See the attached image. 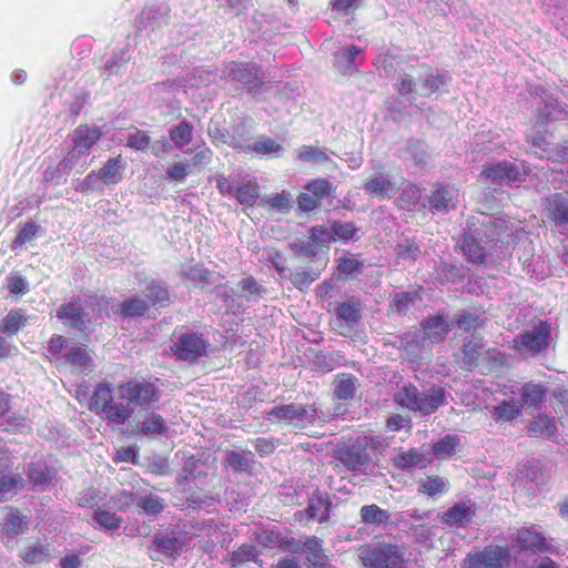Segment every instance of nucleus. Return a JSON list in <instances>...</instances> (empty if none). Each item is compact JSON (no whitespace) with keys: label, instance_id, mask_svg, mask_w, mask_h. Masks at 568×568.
<instances>
[{"label":"nucleus","instance_id":"nucleus-18","mask_svg":"<svg viewBox=\"0 0 568 568\" xmlns=\"http://www.w3.org/2000/svg\"><path fill=\"white\" fill-rule=\"evenodd\" d=\"M545 213L556 225L568 224V192L554 193L544 201Z\"/></svg>","mask_w":568,"mask_h":568},{"label":"nucleus","instance_id":"nucleus-2","mask_svg":"<svg viewBox=\"0 0 568 568\" xmlns=\"http://www.w3.org/2000/svg\"><path fill=\"white\" fill-rule=\"evenodd\" d=\"M394 402L409 410L430 415L446 404V392L440 386H433L420 393L413 383H408L395 394Z\"/></svg>","mask_w":568,"mask_h":568},{"label":"nucleus","instance_id":"nucleus-6","mask_svg":"<svg viewBox=\"0 0 568 568\" xmlns=\"http://www.w3.org/2000/svg\"><path fill=\"white\" fill-rule=\"evenodd\" d=\"M210 343L203 333L185 331L170 346V351L178 359L194 363L207 355Z\"/></svg>","mask_w":568,"mask_h":568},{"label":"nucleus","instance_id":"nucleus-33","mask_svg":"<svg viewBox=\"0 0 568 568\" xmlns=\"http://www.w3.org/2000/svg\"><path fill=\"white\" fill-rule=\"evenodd\" d=\"M338 460L347 470L359 471L366 467L371 457L354 448H346L339 452Z\"/></svg>","mask_w":568,"mask_h":568},{"label":"nucleus","instance_id":"nucleus-29","mask_svg":"<svg viewBox=\"0 0 568 568\" xmlns=\"http://www.w3.org/2000/svg\"><path fill=\"white\" fill-rule=\"evenodd\" d=\"M449 489L448 481L438 475H426L419 479L417 491L428 497H437L446 494Z\"/></svg>","mask_w":568,"mask_h":568},{"label":"nucleus","instance_id":"nucleus-44","mask_svg":"<svg viewBox=\"0 0 568 568\" xmlns=\"http://www.w3.org/2000/svg\"><path fill=\"white\" fill-rule=\"evenodd\" d=\"M422 68L428 71L422 84L423 95L430 97L447 83V77L438 70H433L428 64H423Z\"/></svg>","mask_w":568,"mask_h":568},{"label":"nucleus","instance_id":"nucleus-4","mask_svg":"<svg viewBox=\"0 0 568 568\" xmlns=\"http://www.w3.org/2000/svg\"><path fill=\"white\" fill-rule=\"evenodd\" d=\"M510 559L507 546L488 545L481 550L468 552L463 560V568H508Z\"/></svg>","mask_w":568,"mask_h":568},{"label":"nucleus","instance_id":"nucleus-20","mask_svg":"<svg viewBox=\"0 0 568 568\" xmlns=\"http://www.w3.org/2000/svg\"><path fill=\"white\" fill-rule=\"evenodd\" d=\"M364 190L367 194L377 196L379 200H389L397 191L389 176L383 173L367 178Z\"/></svg>","mask_w":568,"mask_h":568},{"label":"nucleus","instance_id":"nucleus-32","mask_svg":"<svg viewBox=\"0 0 568 568\" xmlns=\"http://www.w3.org/2000/svg\"><path fill=\"white\" fill-rule=\"evenodd\" d=\"M462 251L466 260L471 264L486 262V250L471 234H465L462 240Z\"/></svg>","mask_w":568,"mask_h":568},{"label":"nucleus","instance_id":"nucleus-35","mask_svg":"<svg viewBox=\"0 0 568 568\" xmlns=\"http://www.w3.org/2000/svg\"><path fill=\"white\" fill-rule=\"evenodd\" d=\"M193 135L194 125L186 120L179 122L169 130L170 140L178 149H183L190 144L193 140Z\"/></svg>","mask_w":568,"mask_h":568},{"label":"nucleus","instance_id":"nucleus-62","mask_svg":"<svg viewBox=\"0 0 568 568\" xmlns=\"http://www.w3.org/2000/svg\"><path fill=\"white\" fill-rule=\"evenodd\" d=\"M294 251L297 256L314 261L317 255L324 251L317 243L312 241L311 236L298 244H294Z\"/></svg>","mask_w":568,"mask_h":568},{"label":"nucleus","instance_id":"nucleus-63","mask_svg":"<svg viewBox=\"0 0 568 568\" xmlns=\"http://www.w3.org/2000/svg\"><path fill=\"white\" fill-rule=\"evenodd\" d=\"M152 547L166 557L173 556L180 548L178 538L168 536L155 537Z\"/></svg>","mask_w":568,"mask_h":568},{"label":"nucleus","instance_id":"nucleus-54","mask_svg":"<svg viewBox=\"0 0 568 568\" xmlns=\"http://www.w3.org/2000/svg\"><path fill=\"white\" fill-rule=\"evenodd\" d=\"M305 190L321 202L323 199L333 194L334 186L327 179L318 178L308 181L305 185Z\"/></svg>","mask_w":568,"mask_h":568},{"label":"nucleus","instance_id":"nucleus-21","mask_svg":"<svg viewBox=\"0 0 568 568\" xmlns=\"http://www.w3.org/2000/svg\"><path fill=\"white\" fill-rule=\"evenodd\" d=\"M8 508L9 513L4 516L2 523L0 524V532L9 537L22 535L28 529L29 517L21 515L18 508Z\"/></svg>","mask_w":568,"mask_h":568},{"label":"nucleus","instance_id":"nucleus-15","mask_svg":"<svg viewBox=\"0 0 568 568\" xmlns=\"http://www.w3.org/2000/svg\"><path fill=\"white\" fill-rule=\"evenodd\" d=\"M134 433L139 436L155 438L158 436H166L169 426L160 414L151 410L139 416Z\"/></svg>","mask_w":568,"mask_h":568},{"label":"nucleus","instance_id":"nucleus-8","mask_svg":"<svg viewBox=\"0 0 568 568\" xmlns=\"http://www.w3.org/2000/svg\"><path fill=\"white\" fill-rule=\"evenodd\" d=\"M481 176L489 180L493 184L513 185L526 180V172L521 171L514 162L503 160L497 163H487L483 165Z\"/></svg>","mask_w":568,"mask_h":568},{"label":"nucleus","instance_id":"nucleus-30","mask_svg":"<svg viewBox=\"0 0 568 568\" xmlns=\"http://www.w3.org/2000/svg\"><path fill=\"white\" fill-rule=\"evenodd\" d=\"M24 313L26 310L23 308L9 311L0 321V332L7 334L9 337L16 336L19 331L28 324V318Z\"/></svg>","mask_w":568,"mask_h":568},{"label":"nucleus","instance_id":"nucleus-57","mask_svg":"<svg viewBox=\"0 0 568 568\" xmlns=\"http://www.w3.org/2000/svg\"><path fill=\"white\" fill-rule=\"evenodd\" d=\"M396 250V257L399 261L415 262L420 254V247L415 239H406Z\"/></svg>","mask_w":568,"mask_h":568},{"label":"nucleus","instance_id":"nucleus-5","mask_svg":"<svg viewBox=\"0 0 568 568\" xmlns=\"http://www.w3.org/2000/svg\"><path fill=\"white\" fill-rule=\"evenodd\" d=\"M122 393H126L131 406L146 408L156 404L161 398V389L148 378H132L120 383Z\"/></svg>","mask_w":568,"mask_h":568},{"label":"nucleus","instance_id":"nucleus-23","mask_svg":"<svg viewBox=\"0 0 568 568\" xmlns=\"http://www.w3.org/2000/svg\"><path fill=\"white\" fill-rule=\"evenodd\" d=\"M150 311V304L148 301L140 296H130L121 301L118 305L115 314L121 316L123 320L144 317Z\"/></svg>","mask_w":568,"mask_h":568},{"label":"nucleus","instance_id":"nucleus-39","mask_svg":"<svg viewBox=\"0 0 568 568\" xmlns=\"http://www.w3.org/2000/svg\"><path fill=\"white\" fill-rule=\"evenodd\" d=\"M42 233V229L33 221H28L20 224V229L11 243L12 250L22 248L27 243H31Z\"/></svg>","mask_w":568,"mask_h":568},{"label":"nucleus","instance_id":"nucleus-61","mask_svg":"<svg viewBox=\"0 0 568 568\" xmlns=\"http://www.w3.org/2000/svg\"><path fill=\"white\" fill-rule=\"evenodd\" d=\"M94 520L103 528L109 530L119 529L122 525V518L114 513L98 508L93 514Z\"/></svg>","mask_w":568,"mask_h":568},{"label":"nucleus","instance_id":"nucleus-14","mask_svg":"<svg viewBox=\"0 0 568 568\" xmlns=\"http://www.w3.org/2000/svg\"><path fill=\"white\" fill-rule=\"evenodd\" d=\"M57 316L67 327L81 332L87 328V313L80 305L79 298H73L69 303L61 304L57 311Z\"/></svg>","mask_w":568,"mask_h":568},{"label":"nucleus","instance_id":"nucleus-42","mask_svg":"<svg viewBox=\"0 0 568 568\" xmlns=\"http://www.w3.org/2000/svg\"><path fill=\"white\" fill-rule=\"evenodd\" d=\"M49 558V545H43L40 540L32 545H28L20 554V559L26 565H36Z\"/></svg>","mask_w":568,"mask_h":568},{"label":"nucleus","instance_id":"nucleus-51","mask_svg":"<svg viewBox=\"0 0 568 568\" xmlns=\"http://www.w3.org/2000/svg\"><path fill=\"white\" fill-rule=\"evenodd\" d=\"M423 190L417 184H408L398 197V205L403 210L410 211L422 200Z\"/></svg>","mask_w":568,"mask_h":568},{"label":"nucleus","instance_id":"nucleus-60","mask_svg":"<svg viewBox=\"0 0 568 568\" xmlns=\"http://www.w3.org/2000/svg\"><path fill=\"white\" fill-rule=\"evenodd\" d=\"M28 479L33 487L44 488L50 484L52 475L47 466H30Z\"/></svg>","mask_w":568,"mask_h":568},{"label":"nucleus","instance_id":"nucleus-12","mask_svg":"<svg viewBox=\"0 0 568 568\" xmlns=\"http://www.w3.org/2000/svg\"><path fill=\"white\" fill-rule=\"evenodd\" d=\"M101 138L102 132L97 126H90L88 124L77 126L72 133V158L89 154Z\"/></svg>","mask_w":568,"mask_h":568},{"label":"nucleus","instance_id":"nucleus-46","mask_svg":"<svg viewBox=\"0 0 568 568\" xmlns=\"http://www.w3.org/2000/svg\"><path fill=\"white\" fill-rule=\"evenodd\" d=\"M296 153L298 160L304 163H326L331 160L325 149L316 145H302Z\"/></svg>","mask_w":568,"mask_h":568},{"label":"nucleus","instance_id":"nucleus-9","mask_svg":"<svg viewBox=\"0 0 568 568\" xmlns=\"http://www.w3.org/2000/svg\"><path fill=\"white\" fill-rule=\"evenodd\" d=\"M476 514V503L468 499L455 503L439 518L450 528H466L473 524Z\"/></svg>","mask_w":568,"mask_h":568},{"label":"nucleus","instance_id":"nucleus-47","mask_svg":"<svg viewBox=\"0 0 568 568\" xmlns=\"http://www.w3.org/2000/svg\"><path fill=\"white\" fill-rule=\"evenodd\" d=\"M332 234L334 235V242L336 241H356L359 239L357 235L358 229L354 222H339L333 221L331 224Z\"/></svg>","mask_w":568,"mask_h":568},{"label":"nucleus","instance_id":"nucleus-49","mask_svg":"<svg viewBox=\"0 0 568 568\" xmlns=\"http://www.w3.org/2000/svg\"><path fill=\"white\" fill-rule=\"evenodd\" d=\"M520 415V407L514 402L503 400L494 407L493 418L499 424L511 422Z\"/></svg>","mask_w":568,"mask_h":568},{"label":"nucleus","instance_id":"nucleus-11","mask_svg":"<svg viewBox=\"0 0 568 568\" xmlns=\"http://www.w3.org/2000/svg\"><path fill=\"white\" fill-rule=\"evenodd\" d=\"M362 317L361 308L355 303H338L335 308L334 329L342 336H347Z\"/></svg>","mask_w":568,"mask_h":568},{"label":"nucleus","instance_id":"nucleus-58","mask_svg":"<svg viewBox=\"0 0 568 568\" xmlns=\"http://www.w3.org/2000/svg\"><path fill=\"white\" fill-rule=\"evenodd\" d=\"M555 403L552 408L562 426L568 425V390L559 389L554 392Z\"/></svg>","mask_w":568,"mask_h":568},{"label":"nucleus","instance_id":"nucleus-55","mask_svg":"<svg viewBox=\"0 0 568 568\" xmlns=\"http://www.w3.org/2000/svg\"><path fill=\"white\" fill-rule=\"evenodd\" d=\"M356 392V378L342 374L334 389V394L338 399L347 400L354 397Z\"/></svg>","mask_w":568,"mask_h":568},{"label":"nucleus","instance_id":"nucleus-53","mask_svg":"<svg viewBox=\"0 0 568 568\" xmlns=\"http://www.w3.org/2000/svg\"><path fill=\"white\" fill-rule=\"evenodd\" d=\"M251 452L246 450L243 454L231 450L226 454L224 466L232 468L236 474L245 473L251 469V459L248 458Z\"/></svg>","mask_w":568,"mask_h":568},{"label":"nucleus","instance_id":"nucleus-27","mask_svg":"<svg viewBox=\"0 0 568 568\" xmlns=\"http://www.w3.org/2000/svg\"><path fill=\"white\" fill-rule=\"evenodd\" d=\"M230 565L232 568H240L247 562H255L262 567L263 561L260 559L258 549L251 544H242L230 554Z\"/></svg>","mask_w":568,"mask_h":568},{"label":"nucleus","instance_id":"nucleus-36","mask_svg":"<svg viewBox=\"0 0 568 568\" xmlns=\"http://www.w3.org/2000/svg\"><path fill=\"white\" fill-rule=\"evenodd\" d=\"M305 511L310 519L323 524L329 518L331 503L327 498L320 495L313 496L308 499Z\"/></svg>","mask_w":568,"mask_h":568},{"label":"nucleus","instance_id":"nucleus-34","mask_svg":"<svg viewBox=\"0 0 568 568\" xmlns=\"http://www.w3.org/2000/svg\"><path fill=\"white\" fill-rule=\"evenodd\" d=\"M267 415L271 417H275L280 420H285V422L291 423L295 419L301 420V419L305 418L307 415V409L304 405L292 403V404L275 406L268 412Z\"/></svg>","mask_w":568,"mask_h":568},{"label":"nucleus","instance_id":"nucleus-41","mask_svg":"<svg viewBox=\"0 0 568 568\" xmlns=\"http://www.w3.org/2000/svg\"><path fill=\"white\" fill-rule=\"evenodd\" d=\"M361 521L367 525L381 526L390 520V514L379 506L364 505L359 510Z\"/></svg>","mask_w":568,"mask_h":568},{"label":"nucleus","instance_id":"nucleus-13","mask_svg":"<svg viewBox=\"0 0 568 568\" xmlns=\"http://www.w3.org/2000/svg\"><path fill=\"white\" fill-rule=\"evenodd\" d=\"M126 164L122 155L110 158L103 166L97 171H91L84 182L91 183L93 180H101L105 185L118 184L123 179V170Z\"/></svg>","mask_w":568,"mask_h":568},{"label":"nucleus","instance_id":"nucleus-10","mask_svg":"<svg viewBox=\"0 0 568 568\" xmlns=\"http://www.w3.org/2000/svg\"><path fill=\"white\" fill-rule=\"evenodd\" d=\"M390 462L393 467L397 470L409 474H413L415 469H425L429 464L425 454L416 447L409 449H404L403 447L396 448Z\"/></svg>","mask_w":568,"mask_h":568},{"label":"nucleus","instance_id":"nucleus-45","mask_svg":"<svg viewBox=\"0 0 568 568\" xmlns=\"http://www.w3.org/2000/svg\"><path fill=\"white\" fill-rule=\"evenodd\" d=\"M520 473L526 479L530 480L536 486H542L549 479L548 474L538 460L526 462L523 465Z\"/></svg>","mask_w":568,"mask_h":568},{"label":"nucleus","instance_id":"nucleus-3","mask_svg":"<svg viewBox=\"0 0 568 568\" xmlns=\"http://www.w3.org/2000/svg\"><path fill=\"white\" fill-rule=\"evenodd\" d=\"M550 343L551 326L547 321H539L532 328L521 331L513 339V347L526 359L545 353Z\"/></svg>","mask_w":568,"mask_h":568},{"label":"nucleus","instance_id":"nucleus-43","mask_svg":"<svg viewBox=\"0 0 568 568\" xmlns=\"http://www.w3.org/2000/svg\"><path fill=\"white\" fill-rule=\"evenodd\" d=\"M507 363V355L499 349L490 348L485 352L479 372L484 375L500 371Z\"/></svg>","mask_w":568,"mask_h":568},{"label":"nucleus","instance_id":"nucleus-22","mask_svg":"<svg viewBox=\"0 0 568 568\" xmlns=\"http://www.w3.org/2000/svg\"><path fill=\"white\" fill-rule=\"evenodd\" d=\"M557 432L558 428L555 418L545 414H538L535 416L527 427V434L529 437L541 439H552L556 437Z\"/></svg>","mask_w":568,"mask_h":568},{"label":"nucleus","instance_id":"nucleus-26","mask_svg":"<svg viewBox=\"0 0 568 568\" xmlns=\"http://www.w3.org/2000/svg\"><path fill=\"white\" fill-rule=\"evenodd\" d=\"M453 199V194L447 189L438 186L425 199L423 206L433 214L448 212L449 209H454Z\"/></svg>","mask_w":568,"mask_h":568},{"label":"nucleus","instance_id":"nucleus-16","mask_svg":"<svg viewBox=\"0 0 568 568\" xmlns=\"http://www.w3.org/2000/svg\"><path fill=\"white\" fill-rule=\"evenodd\" d=\"M515 541L523 551L544 552L549 549L545 536L537 529L536 525L518 529Z\"/></svg>","mask_w":568,"mask_h":568},{"label":"nucleus","instance_id":"nucleus-52","mask_svg":"<svg viewBox=\"0 0 568 568\" xmlns=\"http://www.w3.org/2000/svg\"><path fill=\"white\" fill-rule=\"evenodd\" d=\"M458 443L457 435L448 434L434 444L433 453L438 459H447L453 456Z\"/></svg>","mask_w":568,"mask_h":568},{"label":"nucleus","instance_id":"nucleus-64","mask_svg":"<svg viewBox=\"0 0 568 568\" xmlns=\"http://www.w3.org/2000/svg\"><path fill=\"white\" fill-rule=\"evenodd\" d=\"M151 142L150 132L134 128V131L128 135L126 146L135 151H144Z\"/></svg>","mask_w":568,"mask_h":568},{"label":"nucleus","instance_id":"nucleus-31","mask_svg":"<svg viewBox=\"0 0 568 568\" xmlns=\"http://www.w3.org/2000/svg\"><path fill=\"white\" fill-rule=\"evenodd\" d=\"M283 150L281 143L267 135H258L253 144L243 148L244 152H255L262 156H278Z\"/></svg>","mask_w":568,"mask_h":568},{"label":"nucleus","instance_id":"nucleus-48","mask_svg":"<svg viewBox=\"0 0 568 568\" xmlns=\"http://www.w3.org/2000/svg\"><path fill=\"white\" fill-rule=\"evenodd\" d=\"M65 361L72 366L88 368L92 364L91 351L87 346H73L65 354Z\"/></svg>","mask_w":568,"mask_h":568},{"label":"nucleus","instance_id":"nucleus-24","mask_svg":"<svg viewBox=\"0 0 568 568\" xmlns=\"http://www.w3.org/2000/svg\"><path fill=\"white\" fill-rule=\"evenodd\" d=\"M145 301L150 304V308H164L171 303V295L168 286L161 282L152 280L148 282L145 291Z\"/></svg>","mask_w":568,"mask_h":568},{"label":"nucleus","instance_id":"nucleus-1","mask_svg":"<svg viewBox=\"0 0 568 568\" xmlns=\"http://www.w3.org/2000/svg\"><path fill=\"white\" fill-rule=\"evenodd\" d=\"M89 410L95 413L109 423L123 425L133 415L126 393L120 389V383L114 387L112 383H99L89 399Z\"/></svg>","mask_w":568,"mask_h":568},{"label":"nucleus","instance_id":"nucleus-17","mask_svg":"<svg viewBox=\"0 0 568 568\" xmlns=\"http://www.w3.org/2000/svg\"><path fill=\"white\" fill-rule=\"evenodd\" d=\"M536 116L537 123L541 126L551 122H568V104L559 102L555 98H548L537 110Z\"/></svg>","mask_w":568,"mask_h":568},{"label":"nucleus","instance_id":"nucleus-19","mask_svg":"<svg viewBox=\"0 0 568 568\" xmlns=\"http://www.w3.org/2000/svg\"><path fill=\"white\" fill-rule=\"evenodd\" d=\"M420 326L424 331L425 338L429 339L434 344L444 342L450 332L449 321L444 314L428 316L423 320Z\"/></svg>","mask_w":568,"mask_h":568},{"label":"nucleus","instance_id":"nucleus-50","mask_svg":"<svg viewBox=\"0 0 568 568\" xmlns=\"http://www.w3.org/2000/svg\"><path fill=\"white\" fill-rule=\"evenodd\" d=\"M393 549L390 546L374 548L369 551L365 566L368 568H389Z\"/></svg>","mask_w":568,"mask_h":568},{"label":"nucleus","instance_id":"nucleus-40","mask_svg":"<svg viewBox=\"0 0 568 568\" xmlns=\"http://www.w3.org/2000/svg\"><path fill=\"white\" fill-rule=\"evenodd\" d=\"M233 196L240 204L252 207L260 197V186L255 181L242 182L236 186Z\"/></svg>","mask_w":568,"mask_h":568},{"label":"nucleus","instance_id":"nucleus-28","mask_svg":"<svg viewBox=\"0 0 568 568\" xmlns=\"http://www.w3.org/2000/svg\"><path fill=\"white\" fill-rule=\"evenodd\" d=\"M481 343L467 342L463 345L462 348V363L463 368L466 371H475L480 369L481 363L484 361L485 352L483 351Z\"/></svg>","mask_w":568,"mask_h":568},{"label":"nucleus","instance_id":"nucleus-56","mask_svg":"<svg viewBox=\"0 0 568 568\" xmlns=\"http://www.w3.org/2000/svg\"><path fill=\"white\" fill-rule=\"evenodd\" d=\"M185 500L190 508L199 509L203 505H212L214 497L207 489L200 488L199 490H194L190 488L187 490V495L185 496Z\"/></svg>","mask_w":568,"mask_h":568},{"label":"nucleus","instance_id":"nucleus-59","mask_svg":"<svg viewBox=\"0 0 568 568\" xmlns=\"http://www.w3.org/2000/svg\"><path fill=\"white\" fill-rule=\"evenodd\" d=\"M320 276V272L310 270H297L290 274L292 284L300 291H305L310 285L315 282Z\"/></svg>","mask_w":568,"mask_h":568},{"label":"nucleus","instance_id":"nucleus-7","mask_svg":"<svg viewBox=\"0 0 568 568\" xmlns=\"http://www.w3.org/2000/svg\"><path fill=\"white\" fill-rule=\"evenodd\" d=\"M224 73L225 79L242 83L250 93H258L264 88L258 67L253 62L231 61L225 65Z\"/></svg>","mask_w":568,"mask_h":568},{"label":"nucleus","instance_id":"nucleus-38","mask_svg":"<svg viewBox=\"0 0 568 568\" xmlns=\"http://www.w3.org/2000/svg\"><path fill=\"white\" fill-rule=\"evenodd\" d=\"M24 488V479L19 474H9L0 477V501H6Z\"/></svg>","mask_w":568,"mask_h":568},{"label":"nucleus","instance_id":"nucleus-25","mask_svg":"<svg viewBox=\"0 0 568 568\" xmlns=\"http://www.w3.org/2000/svg\"><path fill=\"white\" fill-rule=\"evenodd\" d=\"M547 393V387L540 383H525L520 388L521 406L526 408H539L545 402Z\"/></svg>","mask_w":568,"mask_h":568},{"label":"nucleus","instance_id":"nucleus-37","mask_svg":"<svg viewBox=\"0 0 568 568\" xmlns=\"http://www.w3.org/2000/svg\"><path fill=\"white\" fill-rule=\"evenodd\" d=\"M305 551L310 555L308 560L312 562L313 568H329L327 565V557L324 552L322 540L315 536L307 538L303 542Z\"/></svg>","mask_w":568,"mask_h":568}]
</instances>
